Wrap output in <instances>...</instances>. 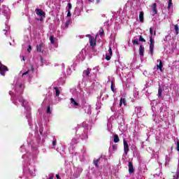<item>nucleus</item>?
I'll list each match as a JSON object with an SVG mask.
<instances>
[{"label":"nucleus","mask_w":179,"mask_h":179,"mask_svg":"<svg viewBox=\"0 0 179 179\" xmlns=\"http://www.w3.org/2000/svg\"><path fill=\"white\" fill-rule=\"evenodd\" d=\"M9 71V69H8V66L2 64L0 62V74L1 76H5V73Z\"/></svg>","instance_id":"1"},{"label":"nucleus","mask_w":179,"mask_h":179,"mask_svg":"<svg viewBox=\"0 0 179 179\" xmlns=\"http://www.w3.org/2000/svg\"><path fill=\"white\" fill-rule=\"evenodd\" d=\"M98 36H99V34H96L95 38H94V36H92L90 39H89L90 45L91 47H96Z\"/></svg>","instance_id":"2"},{"label":"nucleus","mask_w":179,"mask_h":179,"mask_svg":"<svg viewBox=\"0 0 179 179\" xmlns=\"http://www.w3.org/2000/svg\"><path fill=\"white\" fill-rule=\"evenodd\" d=\"M155 50V41L152 36L150 37V52L151 55H153V51Z\"/></svg>","instance_id":"3"},{"label":"nucleus","mask_w":179,"mask_h":179,"mask_svg":"<svg viewBox=\"0 0 179 179\" xmlns=\"http://www.w3.org/2000/svg\"><path fill=\"white\" fill-rule=\"evenodd\" d=\"M123 145L124 155L127 156V155H128V152H129V145H128V142H127L125 139L123 140Z\"/></svg>","instance_id":"4"},{"label":"nucleus","mask_w":179,"mask_h":179,"mask_svg":"<svg viewBox=\"0 0 179 179\" xmlns=\"http://www.w3.org/2000/svg\"><path fill=\"white\" fill-rule=\"evenodd\" d=\"M35 12L38 16H40V17H45V12L43 11V10L36 8Z\"/></svg>","instance_id":"5"},{"label":"nucleus","mask_w":179,"mask_h":179,"mask_svg":"<svg viewBox=\"0 0 179 179\" xmlns=\"http://www.w3.org/2000/svg\"><path fill=\"white\" fill-rule=\"evenodd\" d=\"M44 47H45V45H44L43 43H41L39 45H37L36 50L38 52H43L44 50H43L42 49L44 48Z\"/></svg>","instance_id":"6"},{"label":"nucleus","mask_w":179,"mask_h":179,"mask_svg":"<svg viewBox=\"0 0 179 179\" xmlns=\"http://www.w3.org/2000/svg\"><path fill=\"white\" fill-rule=\"evenodd\" d=\"M138 54H139L140 57H143V55L145 54V47L142 45H141L139 47Z\"/></svg>","instance_id":"7"},{"label":"nucleus","mask_w":179,"mask_h":179,"mask_svg":"<svg viewBox=\"0 0 179 179\" xmlns=\"http://www.w3.org/2000/svg\"><path fill=\"white\" fill-rule=\"evenodd\" d=\"M128 167H129V174L134 173V171H135V169H134V164H132V162H129Z\"/></svg>","instance_id":"8"},{"label":"nucleus","mask_w":179,"mask_h":179,"mask_svg":"<svg viewBox=\"0 0 179 179\" xmlns=\"http://www.w3.org/2000/svg\"><path fill=\"white\" fill-rule=\"evenodd\" d=\"M157 4L156 3H154L152 4V7L151 8V10L153 13V15H156V13H157Z\"/></svg>","instance_id":"9"},{"label":"nucleus","mask_w":179,"mask_h":179,"mask_svg":"<svg viewBox=\"0 0 179 179\" xmlns=\"http://www.w3.org/2000/svg\"><path fill=\"white\" fill-rule=\"evenodd\" d=\"M157 69H159L161 72H163V62L159 60V64L157 65Z\"/></svg>","instance_id":"10"},{"label":"nucleus","mask_w":179,"mask_h":179,"mask_svg":"<svg viewBox=\"0 0 179 179\" xmlns=\"http://www.w3.org/2000/svg\"><path fill=\"white\" fill-rule=\"evenodd\" d=\"M90 72H92V69H87V70H85L83 71V76H87V78H89V76L90 75Z\"/></svg>","instance_id":"11"},{"label":"nucleus","mask_w":179,"mask_h":179,"mask_svg":"<svg viewBox=\"0 0 179 179\" xmlns=\"http://www.w3.org/2000/svg\"><path fill=\"white\" fill-rule=\"evenodd\" d=\"M101 157H102L101 156L99 159L93 160V163H94L95 167L99 168V162H100Z\"/></svg>","instance_id":"12"},{"label":"nucleus","mask_w":179,"mask_h":179,"mask_svg":"<svg viewBox=\"0 0 179 179\" xmlns=\"http://www.w3.org/2000/svg\"><path fill=\"white\" fill-rule=\"evenodd\" d=\"M162 93H163V89H162V87L160 86V85H159V87H158V97H159V99H160V97H162Z\"/></svg>","instance_id":"13"},{"label":"nucleus","mask_w":179,"mask_h":179,"mask_svg":"<svg viewBox=\"0 0 179 179\" xmlns=\"http://www.w3.org/2000/svg\"><path fill=\"white\" fill-rule=\"evenodd\" d=\"M143 15H144L143 11L140 12V14H139V21L141 23H143V22H144Z\"/></svg>","instance_id":"14"},{"label":"nucleus","mask_w":179,"mask_h":179,"mask_svg":"<svg viewBox=\"0 0 179 179\" xmlns=\"http://www.w3.org/2000/svg\"><path fill=\"white\" fill-rule=\"evenodd\" d=\"M122 104H124V106H127V100L125 99V98L120 99V106L121 107V106H122Z\"/></svg>","instance_id":"15"},{"label":"nucleus","mask_w":179,"mask_h":179,"mask_svg":"<svg viewBox=\"0 0 179 179\" xmlns=\"http://www.w3.org/2000/svg\"><path fill=\"white\" fill-rule=\"evenodd\" d=\"M113 141L115 143H118V142H120V137H118V134H115L113 136Z\"/></svg>","instance_id":"16"},{"label":"nucleus","mask_w":179,"mask_h":179,"mask_svg":"<svg viewBox=\"0 0 179 179\" xmlns=\"http://www.w3.org/2000/svg\"><path fill=\"white\" fill-rule=\"evenodd\" d=\"M54 89L56 92L55 96H56V97H58L59 96V94H61V92H59V88L55 87Z\"/></svg>","instance_id":"17"},{"label":"nucleus","mask_w":179,"mask_h":179,"mask_svg":"<svg viewBox=\"0 0 179 179\" xmlns=\"http://www.w3.org/2000/svg\"><path fill=\"white\" fill-rule=\"evenodd\" d=\"M134 40L132 41V43L134 45H139V42L138 41V38H136V36H135Z\"/></svg>","instance_id":"18"},{"label":"nucleus","mask_w":179,"mask_h":179,"mask_svg":"<svg viewBox=\"0 0 179 179\" xmlns=\"http://www.w3.org/2000/svg\"><path fill=\"white\" fill-rule=\"evenodd\" d=\"M138 41L141 43H146V40L143 38V36H142V35L138 36Z\"/></svg>","instance_id":"19"},{"label":"nucleus","mask_w":179,"mask_h":179,"mask_svg":"<svg viewBox=\"0 0 179 179\" xmlns=\"http://www.w3.org/2000/svg\"><path fill=\"white\" fill-rule=\"evenodd\" d=\"M70 100H71V104H73L74 106H79V103H78V102H76V101H75L73 98H71Z\"/></svg>","instance_id":"20"},{"label":"nucleus","mask_w":179,"mask_h":179,"mask_svg":"<svg viewBox=\"0 0 179 179\" xmlns=\"http://www.w3.org/2000/svg\"><path fill=\"white\" fill-rule=\"evenodd\" d=\"M50 40L51 44H55V38L54 37V36H50Z\"/></svg>","instance_id":"21"},{"label":"nucleus","mask_w":179,"mask_h":179,"mask_svg":"<svg viewBox=\"0 0 179 179\" xmlns=\"http://www.w3.org/2000/svg\"><path fill=\"white\" fill-rule=\"evenodd\" d=\"M174 29H175V31H176V34H178L179 33V27H178V24H176L174 26Z\"/></svg>","instance_id":"22"},{"label":"nucleus","mask_w":179,"mask_h":179,"mask_svg":"<svg viewBox=\"0 0 179 179\" xmlns=\"http://www.w3.org/2000/svg\"><path fill=\"white\" fill-rule=\"evenodd\" d=\"M110 89L113 93H115V88H114V83L113 81H111Z\"/></svg>","instance_id":"23"},{"label":"nucleus","mask_w":179,"mask_h":179,"mask_svg":"<svg viewBox=\"0 0 179 179\" xmlns=\"http://www.w3.org/2000/svg\"><path fill=\"white\" fill-rule=\"evenodd\" d=\"M107 55L113 56V49H111V47H109Z\"/></svg>","instance_id":"24"},{"label":"nucleus","mask_w":179,"mask_h":179,"mask_svg":"<svg viewBox=\"0 0 179 179\" xmlns=\"http://www.w3.org/2000/svg\"><path fill=\"white\" fill-rule=\"evenodd\" d=\"M19 101H20V103H21V106H22V107H24V99H23L22 98H20V99H19Z\"/></svg>","instance_id":"25"},{"label":"nucleus","mask_w":179,"mask_h":179,"mask_svg":"<svg viewBox=\"0 0 179 179\" xmlns=\"http://www.w3.org/2000/svg\"><path fill=\"white\" fill-rule=\"evenodd\" d=\"M171 5H173V0H169L168 3V9H170V8H171Z\"/></svg>","instance_id":"26"},{"label":"nucleus","mask_w":179,"mask_h":179,"mask_svg":"<svg viewBox=\"0 0 179 179\" xmlns=\"http://www.w3.org/2000/svg\"><path fill=\"white\" fill-rule=\"evenodd\" d=\"M69 23H71V21L70 20H67V21H66V23H65V27L66 28V29H68V27H69Z\"/></svg>","instance_id":"27"},{"label":"nucleus","mask_w":179,"mask_h":179,"mask_svg":"<svg viewBox=\"0 0 179 179\" xmlns=\"http://www.w3.org/2000/svg\"><path fill=\"white\" fill-rule=\"evenodd\" d=\"M46 113L47 114H51V107L50 106H48Z\"/></svg>","instance_id":"28"},{"label":"nucleus","mask_w":179,"mask_h":179,"mask_svg":"<svg viewBox=\"0 0 179 179\" xmlns=\"http://www.w3.org/2000/svg\"><path fill=\"white\" fill-rule=\"evenodd\" d=\"M112 149L113 150H117V149H118V145H117V144H114L112 145Z\"/></svg>","instance_id":"29"},{"label":"nucleus","mask_w":179,"mask_h":179,"mask_svg":"<svg viewBox=\"0 0 179 179\" xmlns=\"http://www.w3.org/2000/svg\"><path fill=\"white\" fill-rule=\"evenodd\" d=\"M111 55H106V59L107 60V61H110V59H111Z\"/></svg>","instance_id":"30"},{"label":"nucleus","mask_w":179,"mask_h":179,"mask_svg":"<svg viewBox=\"0 0 179 179\" xmlns=\"http://www.w3.org/2000/svg\"><path fill=\"white\" fill-rule=\"evenodd\" d=\"M150 37H152L153 36V28L150 27Z\"/></svg>","instance_id":"31"},{"label":"nucleus","mask_w":179,"mask_h":179,"mask_svg":"<svg viewBox=\"0 0 179 179\" xmlns=\"http://www.w3.org/2000/svg\"><path fill=\"white\" fill-rule=\"evenodd\" d=\"M99 36H104V30L103 29L99 31Z\"/></svg>","instance_id":"32"},{"label":"nucleus","mask_w":179,"mask_h":179,"mask_svg":"<svg viewBox=\"0 0 179 179\" xmlns=\"http://www.w3.org/2000/svg\"><path fill=\"white\" fill-rule=\"evenodd\" d=\"M176 149L178 152H179V140H178L176 143Z\"/></svg>","instance_id":"33"},{"label":"nucleus","mask_w":179,"mask_h":179,"mask_svg":"<svg viewBox=\"0 0 179 179\" xmlns=\"http://www.w3.org/2000/svg\"><path fill=\"white\" fill-rule=\"evenodd\" d=\"M71 16H72V14L71 13V10H68L67 17H71Z\"/></svg>","instance_id":"34"},{"label":"nucleus","mask_w":179,"mask_h":179,"mask_svg":"<svg viewBox=\"0 0 179 179\" xmlns=\"http://www.w3.org/2000/svg\"><path fill=\"white\" fill-rule=\"evenodd\" d=\"M68 6H69V10H71V9H72V3H68Z\"/></svg>","instance_id":"35"},{"label":"nucleus","mask_w":179,"mask_h":179,"mask_svg":"<svg viewBox=\"0 0 179 179\" xmlns=\"http://www.w3.org/2000/svg\"><path fill=\"white\" fill-rule=\"evenodd\" d=\"M85 36L88 37L89 40L91 39L93 37V36H92L90 34H87Z\"/></svg>","instance_id":"36"},{"label":"nucleus","mask_w":179,"mask_h":179,"mask_svg":"<svg viewBox=\"0 0 179 179\" xmlns=\"http://www.w3.org/2000/svg\"><path fill=\"white\" fill-rule=\"evenodd\" d=\"M28 52H30L31 51V45H29V48H27Z\"/></svg>","instance_id":"37"},{"label":"nucleus","mask_w":179,"mask_h":179,"mask_svg":"<svg viewBox=\"0 0 179 179\" xmlns=\"http://www.w3.org/2000/svg\"><path fill=\"white\" fill-rule=\"evenodd\" d=\"M29 72H30V71H27L23 73L22 76H24V75H27V73H29Z\"/></svg>","instance_id":"38"},{"label":"nucleus","mask_w":179,"mask_h":179,"mask_svg":"<svg viewBox=\"0 0 179 179\" xmlns=\"http://www.w3.org/2000/svg\"><path fill=\"white\" fill-rule=\"evenodd\" d=\"M52 145L53 146H55L57 145V140L53 141Z\"/></svg>","instance_id":"39"},{"label":"nucleus","mask_w":179,"mask_h":179,"mask_svg":"<svg viewBox=\"0 0 179 179\" xmlns=\"http://www.w3.org/2000/svg\"><path fill=\"white\" fill-rule=\"evenodd\" d=\"M31 72H34V66H31Z\"/></svg>","instance_id":"40"},{"label":"nucleus","mask_w":179,"mask_h":179,"mask_svg":"<svg viewBox=\"0 0 179 179\" xmlns=\"http://www.w3.org/2000/svg\"><path fill=\"white\" fill-rule=\"evenodd\" d=\"M48 179H54V176H50Z\"/></svg>","instance_id":"41"},{"label":"nucleus","mask_w":179,"mask_h":179,"mask_svg":"<svg viewBox=\"0 0 179 179\" xmlns=\"http://www.w3.org/2000/svg\"><path fill=\"white\" fill-rule=\"evenodd\" d=\"M56 178L59 179V174L56 175Z\"/></svg>","instance_id":"42"},{"label":"nucleus","mask_w":179,"mask_h":179,"mask_svg":"<svg viewBox=\"0 0 179 179\" xmlns=\"http://www.w3.org/2000/svg\"><path fill=\"white\" fill-rule=\"evenodd\" d=\"M22 61H26V59H24V56L22 57Z\"/></svg>","instance_id":"43"},{"label":"nucleus","mask_w":179,"mask_h":179,"mask_svg":"<svg viewBox=\"0 0 179 179\" xmlns=\"http://www.w3.org/2000/svg\"><path fill=\"white\" fill-rule=\"evenodd\" d=\"M38 20H40L41 22V20H43V17H41V18Z\"/></svg>","instance_id":"44"},{"label":"nucleus","mask_w":179,"mask_h":179,"mask_svg":"<svg viewBox=\"0 0 179 179\" xmlns=\"http://www.w3.org/2000/svg\"><path fill=\"white\" fill-rule=\"evenodd\" d=\"M41 62H43V58L41 59Z\"/></svg>","instance_id":"45"},{"label":"nucleus","mask_w":179,"mask_h":179,"mask_svg":"<svg viewBox=\"0 0 179 179\" xmlns=\"http://www.w3.org/2000/svg\"><path fill=\"white\" fill-rule=\"evenodd\" d=\"M90 2H92V0H88Z\"/></svg>","instance_id":"46"},{"label":"nucleus","mask_w":179,"mask_h":179,"mask_svg":"<svg viewBox=\"0 0 179 179\" xmlns=\"http://www.w3.org/2000/svg\"><path fill=\"white\" fill-rule=\"evenodd\" d=\"M0 1H3V0H0Z\"/></svg>","instance_id":"47"}]
</instances>
